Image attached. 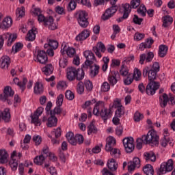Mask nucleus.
Returning a JSON list of instances; mask_svg holds the SVG:
<instances>
[{
	"label": "nucleus",
	"mask_w": 175,
	"mask_h": 175,
	"mask_svg": "<svg viewBox=\"0 0 175 175\" xmlns=\"http://www.w3.org/2000/svg\"><path fill=\"white\" fill-rule=\"evenodd\" d=\"M160 70L159 63L154 62L151 66H145L143 69L142 75L144 77H147L148 83L146 86V92L147 95H154L157 90H159V82L155 81L157 80V75Z\"/></svg>",
	"instance_id": "nucleus-1"
},
{
	"label": "nucleus",
	"mask_w": 175,
	"mask_h": 175,
	"mask_svg": "<svg viewBox=\"0 0 175 175\" xmlns=\"http://www.w3.org/2000/svg\"><path fill=\"white\" fill-rule=\"evenodd\" d=\"M136 148L142 150L143 143L144 144H152V146H157L159 144V136L157 134L155 130H150L146 135H142V138L137 139Z\"/></svg>",
	"instance_id": "nucleus-2"
},
{
	"label": "nucleus",
	"mask_w": 175,
	"mask_h": 175,
	"mask_svg": "<svg viewBox=\"0 0 175 175\" xmlns=\"http://www.w3.org/2000/svg\"><path fill=\"white\" fill-rule=\"evenodd\" d=\"M93 114L100 116L104 122H106L111 117V109L105 107V102L98 101L93 109Z\"/></svg>",
	"instance_id": "nucleus-3"
},
{
	"label": "nucleus",
	"mask_w": 175,
	"mask_h": 175,
	"mask_svg": "<svg viewBox=\"0 0 175 175\" xmlns=\"http://www.w3.org/2000/svg\"><path fill=\"white\" fill-rule=\"evenodd\" d=\"M107 2H110L111 6L107 9L105 13L102 15L101 18L103 21H106V20H109L111 17H113L116 13H117V10H118V6L116 5L117 3V1L118 0H106Z\"/></svg>",
	"instance_id": "nucleus-4"
},
{
	"label": "nucleus",
	"mask_w": 175,
	"mask_h": 175,
	"mask_svg": "<svg viewBox=\"0 0 175 175\" xmlns=\"http://www.w3.org/2000/svg\"><path fill=\"white\" fill-rule=\"evenodd\" d=\"M76 17L78 24L81 28H87V27L90 25V22H88V14L85 11H79L76 14Z\"/></svg>",
	"instance_id": "nucleus-5"
},
{
	"label": "nucleus",
	"mask_w": 175,
	"mask_h": 175,
	"mask_svg": "<svg viewBox=\"0 0 175 175\" xmlns=\"http://www.w3.org/2000/svg\"><path fill=\"white\" fill-rule=\"evenodd\" d=\"M17 39V34L10 33H4L0 36V50L3 47V42L5 40H7V46H12V43Z\"/></svg>",
	"instance_id": "nucleus-6"
},
{
	"label": "nucleus",
	"mask_w": 175,
	"mask_h": 175,
	"mask_svg": "<svg viewBox=\"0 0 175 175\" xmlns=\"http://www.w3.org/2000/svg\"><path fill=\"white\" fill-rule=\"evenodd\" d=\"M173 170V160L169 159L167 162L161 163L160 168L157 170V175L166 174L167 172Z\"/></svg>",
	"instance_id": "nucleus-7"
},
{
	"label": "nucleus",
	"mask_w": 175,
	"mask_h": 175,
	"mask_svg": "<svg viewBox=\"0 0 175 175\" xmlns=\"http://www.w3.org/2000/svg\"><path fill=\"white\" fill-rule=\"evenodd\" d=\"M3 94H0V100L3 102H8V105H12V101L9 98H13V95H14V92L12 90L10 86H6L3 90Z\"/></svg>",
	"instance_id": "nucleus-8"
},
{
	"label": "nucleus",
	"mask_w": 175,
	"mask_h": 175,
	"mask_svg": "<svg viewBox=\"0 0 175 175\" xmlns=\"http://www.w3.org/2000/svg\"><path fill=\"white\" fill-rule=\"evenodd\" d=\"M84 57L86 58V61L83 64L85 69H88L89 66H91L94 64V61L96 60L95 55L91 51H85L83 53Z\"/></svg>",
	"instance_id": "nucleus-9"
},
{
	"label": "nucleus",
	"mask_w": 175,
	"mask_h": 175,
	"mask_svg": "<svg viewBox=\"0 0 175 175\" xmlns=\"http://www.w3.org/2000/svg\"><path fill=\"white\" fill-rule=\"evenodd\" d=\"M123 145L125 148L126 152L131 154L135 150V144L133 141V137H126L123 139Z\"/></svg>",
	"instance_id": "nucleus-10"
},
{
	"label": "nucleus",
	"mask_w": 175,
	"mask_h": 175,
	"mask_svg": "<svg viewBox=\"0 0 175 175\" xmlns=\"http://www.w3.org/2000/svg\"><path fill=\"white\" fill-rule=\"evenodd\" d=\"M154 59V53L148 52V53H142L139 55V63L140 65H144V62H151Z\"/></svg>",
	"instance_id": "nucleus-11"
},
{
	"label": "nucleus",
	"mask_w": 175,
	"mask_h": 175,
	"mask_svg": "<svg viewBox=\"0 0 175 175\" xmlns=\"http://www.w3.org/2000/svg\"><path fill=\"white\" fill-rule=\"evenodd\" d=\"M99 50L101 51V53H105V51H106V46L102 42H98L97 44V46L93 47V51L95 53L96 55L98 58H102V54H100Z\"/></svg>",
	"instance_id": "nucleus-12"
},
{
	"label": "nucleus",
	"mask_w": 175,
	"mask_h": 175,
	"mask_svg": "<svg viewBox=\"0 0 175 175\" xmlns=\"http://www.w3.org/2000/svg\"><path fill=\"white\" fill-rule=\"evenodd\" d=\"M37 61L40 64H46L49 61L47 53L44 51H38L36 56Z\"/></svg>",
	"instance_id": "nucleus-13"
},
{
	"label": "nucleus",
	"mask_w": 175,
	"mask_h": 175,
	"mask_svg": "<svg viewBox=\"0 0 175 175\" xmlns=\"http://www.w3.org/2000/svg\"><path fill=\"white\" fill-rule=\"evenodd\" d=\"M118 76H120V74L118 73V71H112L109 76L108 77V81L112 87H114V85L117 84L118 81L117 77H118Z\"/></svg>",
	"instance_id": "nucleus-14"
},
{
	"label": "nucleus",
	"mask_w": 175,
	"mask_h": 175,
	"mask_svg": "<svg viewBox=\"0 0 175 175\" xmlns=\"http://www.w3.org/2000/svg\"><path fill=\"white\" fill-rule=\"evenodd\" d=\"M13 24V21L10 17H5L3 20L0 23V29H8L12 27Z\"/></svg>",
	"instance_id": "nucleus-15"
},
{
	"label": "nucleus",
	"mask_w": 175,
	"mask_h": 175,
	"mask_svg": "<svg viewBox=\"0 0 175 175\" xmlns=\"http://www.w3.org/2000/svg\"><path fill=\"white\" fill-rule=\"evenodd\" d=\"M135 167L137 169L140 167V159L139 157H135L133 161L129 162L128 164L129 172H133Z\"/></svg>",
	"instance_id": "nucleus-16"
},
{
	"label": "nucleus",
	"mask_w": 175,
	"mask_h": 175,
	"mask_svg": "<svg viewBox=\"0 0 175 175\" xmlns=\"http://www.w3.org/2000/svg\"><path fill=\"white\" fill-rule=\"evenodd\" d=\"M10 65V57H9V56L8 55L1 57V58L0 59V68H1V69H5V70H8Z\"/></svg>",
	"instance_id": "nucleus-17"
},
{
	"label": "nucleus",
	"mask_w": 175,
	"mask_h": 175,
	"mask_svg": "<svg viewBox=\"0 0 175 175\" xmlns=\"http://www.w3.org/2000/svg\"><path fill=\"white\" fill-rule=\"evenodd\" d=\"M77 72V69L75 67H69L67 68V79L70 81H73L76 80V74Z\"/></svg>",
	"instance_id": "nucleus-18"
},
{
	"label": "nucleus",
	"mask_w": 175,
	"mask_h": 175,
	"mask_svg": "<svg viewBox=\"0 0 175 175\" xmlns=\"http://www.w3.org/2000/svg\"><path fill=\"white\" fill-rule=\"evenodd\" d=\"M154 43L152 38H149L146 40V42H142L139 46V50L144 51V49H151V46Z\"/></svg>",
	"instance_id": "nucleus-19"
},
{
	"label": "nucleus",
	"mask_w": 175,
	"mask_h": 175,
	"mask_svg": "<svg viewBox=\"0 0 175 175\" xmlns=\"http://www.w3.org/2000/svg\"><path fill=\"white\" fill-rule=\"evenodd\" d=\"M116 139L113 137H109L107 139V144L105 145V150L106 151H111L114 146H116Z\"/></svg>",
	"instance_id": "nucleus-20"
},
{
	"label": "nucleus",
	"mask_w": 175,
	"mask_h": 175,
	"mask_svg": "<svg viewBox=\"0 0 175 175\" xmlns=\"http://www.w3.org/2000/svg\"><path fill=\"white\" fill-rule=\"evenodd\" d=\"M36 33H38L36 28L33 27L28 31L26 37V40H27L28 42H33V40L36 39Z\"/></svg>",
	"instance_id": "nucleus-21"
},
{
	"label": "nucleus",
	"mask_w": 175,
	"mask_h": 175,
	"mask_svg": "<svg viewBox=\"0 0 175 175\" xmlns=\"http://www.w3.org/2000/svg\"><path fill=\"white\" fill-rule=\"evenodd\" d=\"M66 53L67 55L70 57V58H72V57H75V54H76V49L75 48L72 47H66V45H65L63 49L61 50L62 54H64V53Z\"/></svg>",
	"instance_id": "nucleus-22"
},
{
	"label": "nucleus",
	"mask_w": 175,
	"mask_h": 175,
	"mask_svg": "<svg viewBox=\"0 0 175 175\" xmlns=\"http://www.w3.org/2000/svg\"><path fill=\"white\" fill-rule=\"evenodd\" d=\"M167 102H169V96L166 93L159 96V103L161 107L165 109L167 106Z\"/></svg>",
	"instance_id": "nucleus-23"
},
{
	"label": "nucleus",
	"mask_w": 175,
	"mask_h": 175,
	"mask_svg": "<svg viewBox=\"0 0 175 175\" xmlns=\"http://www.w3.org/2000/svg\"><path fill=\"white\" fill-rule=\"evenodd\" d=\"M90 37V30L84 29L81 31L78 36L76 37V40L78 42H81L83 40H85L88 38Z\"/></svg>",
	"instance_id": "nucleus-24"
},
{
	"label": "nucleus",
	"mask_w": 175,
	"mask_h": 175,
	"mask_svg": "<svg viewBox=\"0 0 175 175\" xmlns=\"http://www.w3.org/2000/svg\"><path fill=\"white\" fill-rule=\"evenodd\" d=\"M99 69H100V67L97 64H94V66H90L89 76L92 79H94V77H96V76L99 75Z\"/></svg>",
	"instance_id": "nucleus-25"
},
{
	"label": "nucleus",
	"mask_w": 175,
	"mask_h": 175,
	"mask_svg": "<svg viewBox=\"0 0 175 175\" xmlns=\"http://www.w3.org/2000/svg\"><path fill=\"white\" fill-rule=\"evenodd\" d=\"M0 117L5 122H9L10 121V109L9 108H5L3 111L0 112Z\"/></svg>",
	"instance_id": "nucleus-26"
},
{
	"label": "nucleus",
	"mask_w": 175,
	"mask_h": 175,
	"mask_svg": "<svg viewBox=\"0 0 175 175\" xmlns=\"http://www.w3.org/2000/svg\"><path fill=\"white\" fill-rule=\"evenodd\" d=\"M14 83L20 87L22 92H24L25 90V85L28 83V79H27V78H23V81H18V78H14Z\"/></svg>",
	"instance_id": "nucleus-27"
},
{
	"label": "nucleus",
	"mask_w": 175,
	"mask_h": 175,
	"mask_svg": "<svg viewBox=\"0 0 175 175\" xmlns=\"http://www.w3.org/2000/svg\"><path fill=\"white\" fill-rule=\"evenodd\" d=\"M173 23V18L169 15L164 16L163 17V25L162 27L167 28L172 25Z\"/></svg>",
	"instance_id": "nucleus-28"
},
{
	"label": "nucleus",
	"mask_w": 175,
	"mask_h": 175,
	"mask_svg": "<svg viewBox=\"0 0 175 175\" xmlns=\"http://www.w3.org/2000/svg\"><path fill=\"white\" fill-rule=\"evenodd\" d=\"M42 70L45 76H50V75H53V72H54V67L51 64H46L42 68Z\"/></svg>",
	"instance_id": "nucleus-29"
},
{
	"label": "nucleus",
	"mask_w": 175,
	"mask_h": 175,
	"mask_svg": "<svg viewBox=\"0 0 175 175\" xmlns=\"http://www.w3.org/2000/svg\"><path fill=\"white\" fill-rule=\"evenodd\" d=\"M44 92V88H43V84L36 82L34 85V94L36 95H42Z\"/></svg>",
	"instance_id": "nucleus-30"
},
{
	"label": "nucleus",
	"mask_w": 175,
	"mask_h": 175,
	"mask_svg": "<svg viewBox=\"0 0 175 175\" xmlns=\"http://www.w3.org/2000/svg\"><path fill=\"white\" fill-rule=\"evenodd\" d=\"M57 122H58L57 117L53 115H50V117L48 118L46 125L49 128H53V126H57Z\"/></svg>",
	"instance_id": "nucleus-31"
},
{
	"label": "nucleus",
	"mask_w": 175,
	"mask_h": 175,
	"mask_svg": "<svg viewBox=\"0 0 175 175\" xmlns=\"http://www.w3.org/2000/svg\"><path fill=\"white\" fill-rule=\"evenodd\" d=\"M8 158H9V154H8L6 150H0V163H7Z\"/></svg>",
	"instance_id": "nucleus-32"
},
{
	"label": "nucleus",
	"mask_w": 175,
	"mask_h": 175,
	"mask_svg": "<svg viewBox=\"0 0 175 175\" xmlns=\"http://www.w3.org/2000/svg\"><path fill=\"white\" fill-rule=\"evenodd\" d=\"M87 68H84V66L83 65L81 68L77 69V74H76V80H78V81H81L83 79H84L85 73L84 71Z\"/></svg>",
	"instance_id": "nucleus-33"
},
{
	"label": "nucleus",
	"mask_w": 175,
	"mask_h": 175,
	"mask_svg": "<svg viewBox=\"0 0 175 175\" xmlns=\"http://www.w3.org/2000/svg\"><path fill=\"white\" fill-rule=\"evenodd\" d=\"M66 137L70 143V144H72V146H76L77 142H76V137H75V134H73L72 132H68L66 135Z\"/></svg>",
	"instance_id": "nucleus-34"
},
{
	"label": "nucleus",
	"mask_w": 175,
	"mask_h": 175,
	"mask_svg": "<svg viewBox=\"0 0 175 175\" xmlns=\"http://www.w3.org/2000/svg\"><path fill=\"white\" fill-rule=\"evenodd\" d=\"M107 166L111 172H116V170H117L118 168V163H117V161H116L114 159H111L107 162Z\"/></svg>",
	"instance_id": "nucleus-35"
},
{
	"label": "nucleus",
	"mask_w": 175,
	"mask_h": 175,
	"mask_svg": "<svg viewBox=\"0 0 175 175\" xmlns=\"http://www.w3.org/2000/svg\"><path fill=\"white\" fill-rule=\"evenodd\" d=\"M167 46L165 45V44H161L159 46V57H160L161 58H163L166 54H167Z\"/></svg>",
	"instance_id": "nucleus-36"
},
{
	"label": "nucleus",
	"mask_w": 175,
	"mask_h": 175,
	"mask_svg": "<svg viewBox=\"0 0 175 175\" xmlns=\"http://www.w3.org/2000/svg\"><path fill=\"white\" fill-rule=\"evenodd\" d=\"M146 161H151V162H155L157 161V156L153 152H146L144 154Z\"/></svg>",
	"instance_id": "nucleus-37"
},
{
	"label": "nucleus",
	"mask_w": 175,
	"mask_h": 175,
	"mask_svg": "<svg viewBox=\"0 0 175 175\" xmlns=\"http://www.w3.org/2000/svg\"><path fill=\"white\" fill-rule=\"evenodd\" d=\"M144 173L146 175H154V168L151 164H147L143 169Z\"/></svg>",
	"instance_id": "nucleus-38"
},
{
	"label": "nucleus",
	"mask_w": 175,
	"mask_h": 175,
	"mask_svg": "<svg viewBox=\"0 0 175 175\" xmlns=\"http://www.w3.org/2000/svg\"><path fill=\"white\" fill-rule=\"evenodd\" d=\"M120 75L123 76V77H128V76H132L131 73H129V70L125 67V64L121 66V69L120 70Z\"/></svg>",
	"instance_id": "nucleus-39"
},
{
	"label": "nucleus",
	"mask_w": 175,
	"mask_h": 175,
	"mask_svg": "<svg viewBox=\"0 0 175 175\" xmlns=\"http://www.w3.org/2000/svg\"><path fill=\"white\" fill-rule=\"evenodd\" d=\"M45 159L44 155L40 154V156H37L34 158L33 162L36 163V165L41 166V165L44 162Z\"/></svg>",
	"instance_id": "nucleus-40"
},
{
	"label": "nucleus",
	"mask_w": 175,
	"mask_h": 175,
	"mask_svg": "<svg viewBox=\"0 0 175 175\" xmlns=\"http://www.w3.org/2000/svg\"><path fill=\"white\" fill-rule=\"evenodd\" d=\"M88 135H92V133H98V129L96 126H95V124H94V122H91L90 125L88 127Z\"/></svg>",
	"instance_id": "nucleus-41"
},
{
	"label": "nucleus",
	"mask_w": 175,
	"mask_h": 175,
	"mask_svg": "<svg viewBox=\"0 0 175 175\" xmlns=\"http://www.w3.org/2000/svg\"><path fill=\"white\" fill-rule=\"evenodd\" d=\"M138 14H140L142 17H146V13H147V8L144 4H142L137 10Z\"/></svg>",
	"instance_id": "nucleus-42"
},
{
	"label": "nucleus",
	"mask_w": 175,
	"mask_h": 175,
	"mask_svg": "<svg viewBox=\"0 0 175 175\" xmlns=\"http://www.w3.org/2000/svg\"><path fill=\"white\" fill-rule=\"evenodd\" d=\"M24 47V44L21 42H16L14 46H12V53L16 54V53H18L21 50H23Z\"/></svg>",
	"instance_id": "nucleus-43"
},
{
	"label": "nucleus",
	"mask_w": 175,
	"mask_h": 175,
	"mask_svg": "<svg viewBox=\"0 0 175 175\" xmlns=\"http://www.w3.org/2000/svg\"><path fill=\"white\" fill-rule=\"evenodd\" d=\"M9 165L10 166L12 170H17L18 161H17L16 159H11L9 161Z\"/></svg>",
	"instance_id": "nucleus-44"
},
{
	"label": "nucleus",
	"mask_w": 175,
	"mask_h": 175,
	"mask_svg": "<svg viewBox=\"0 0 175 175\" xmlns=\"http://www.w3.org/2000/svg\"><path fill=\"white\" fill-rule=\"evenodd\" d=\"M77 92L79 95L84 94V83L82 81H79L77 85Z\"/></svg>",
	"instance_id": "nucleus-45"
},
{
	"label": "nucleus",
	"mask_w": 175,
	"mask_h": 175,
	"mask_svg": "<svg viewBox=\"0 0 175 175\" xmlns=\"http://www.w3.org/2000/svg\"><path fill=\"white\" fill-rule=\"evenodd\" d=\"M62 113V109L61 106L57 105L53 110L50 111V116H55V114L59 115Z\"/></svg>",
	"instance_id": "nucleus-46"
},
{
	"label": "nucleus",
	"mask_w": 175,
	"mask_h": 175,
	"mask_svg": "<svg viewBox=\"0 0 175 175\" xmlns=\"http://www.w3.org/2000/svg\"><path fill=\"white\" fill-rule=\"evenodd\" d=\"M124 114H125V107H124V106L119 107L118 108H117L115 112V116H116V117H121Z\"/></svg>",
	"instance_id": "nucleus-47"
},
{
	"label": "nucleus",
	"mask_w": 175,
	"mask_h": 175,
	"mask_svg": "<svg viewBox=\"0 0 175 175\" xmlns=\"http://www.w3.org/2000/svg\"><path fill=\"white\" fill-rule=\"evenodd\" d=\"M133 77L134 80L139 81V80H140V77H142V72L140 70L135 68Z\"/></svg>",
	"instance_id": "nucleus-48"
},
{
	"label": "nucleus",
	"mask_w": 175,
	"mask_h": 175,
	"mask_svg": "<svg viewBox=\"0 0 175 175\" xmlns=\"http://www.w3.org/2000/svg\"><path fill=\"white\" fill-rule=\"evenodd\" d=\"M31 122L33 124H36V125H40V120H39V117H40L39 115L36 113L35 112L33 113V115L31 116Z\"/></svg>",
	"instance_id": "nucleus-49"
},
{
	"label": "nucleus",
	"mask_w": 175,
	"mask_h": 175,
	"mask_svg": "<svg viewBox=\"0 0 175 175\" xmlns=\"http://www.w3.org/2000/svg\"><path fill=\"white\" fill-rule=\"evenodd\" d=\"M49 47L53 49V50H57L58 49V41L56 40L49 39Z\"/></svg>",
	"instance_id": "nucleus-50"
},
{
	"label": "nucleus",
	"mask_w": 175,
	"mask_h": 175,
	"mask_svg": "<svg viewBox=\"0 0 175 175\" xmlns=\"http://www.w3.org/2000/svg\"><path fill=\"white\" fill-rule=\"evenodd\" d=\"M76 6H77V3L75 0H71L68 5V12H72V10H75L76 9Z\"/></svg>",
	"instance_id": "nucleus-51"
},
{
	"label": "nucleus",
	"mask_w": 175,
	"mask_h": 175,
	"mask_svg": "<svg viewBox=\"0 0 175 175\" xmlns=\"http://www.w3.org/2000/svg\"><path fill=\"white\" fill-rule=\"evenodd\" d=\"M144 118V116L143 114L140 113L139 111H136L134 114V121L135 122H139L141 120H143Z\"/></svg>",
	"instance_id": "nucleus-52"
},
{
	"label": "nucleus",
	"mask_w": 175,
	"mask_h": 175,
	"mask_svg": "<svg viewBox=\"0 0 175 175\" xmlns=\"http://www.w3.org/2000/svg\"><path fill=\"white\" fill-rule=\"evenodd\" d=\"M65 96L68 100H73L75 99V94L70 90L66 91Z\"/></svg>",
	"instance_id": "nucleus-53"
},
{
	"label": "nucleus",
	"mask_w": 175,
	"mask_h": 175,
	"mask_svg": "<svg viewBox=\"0 0 175 175\" xmlns=\"http://www.w3.org/2000/svg\"><path fill=\"white\" fill-rule=\"evenodd\" d=\"M101 91L103 92H109L110 91V84L107 82H104L101 85Z\"/></svg>",
	"instance_id": "nucleus-54"
},
{
	"label": "nucleus",
	"mask_w": 175,
	"mask_h": 175,
	"mask_svg": "<svg viewBox=\"0 0 175 175\" xmlns=\"http://www.w3.org/2000/svg\"><path fill=\"white\" fill-rule=\"evenodd\" d=\"M54 23V18H53V16H49V18H46L45 19V21L44 22V27H46V28H49L50 25Z\"/></svg>",
	"instance_id": "nucleus-55"
},
{
	"label": "nucleus",
	"mask_w": 175,
	"mask_h": 175,
	"mask_svg": "<svg viewBox=\"0 0 175 175\" xmlns=\"http://www.w3.org/2000/svg\"><path fill=\"white\" fill-rule=\"evenodd\" d=\"M16 17H23L25 15V10L24 7L22 8H17L16 12Z\"/></svg>",
	"instance_id": "nucleus-56"
},
{
	"label": "nucleus",
	"mask_w": 175,
	"mask_h": 175,
	"mask_svg": "<svg viewBox=\"0 0 175 175\" xmlns=\"http://www.w3.org/2000/svg\"><path fill=\"white\" fill-rule=\"evenodd\" d=\"M133 23L137 25H142V23H143V18H139L137 15H134V17L133 18Z\"/></svg>",
	"instance_id": "nucleus-57"
},
{
	"label": "nucleus",
	"mask_w": 175,
	"mask_h": 175,
	"mask_svg": "<svg viewBox=\"0 0 175 175\" xmlns=\"http://www.w3.org/2000/svg\"><path fill=\"white\" fill-rule=\"evenodd\" d=\"M75 140L77 144H83V143H84V137L81 134H76Z\"/></svg>",
	"instance_id": "nucleus-58"
},
{
	"label": "nucleus",
	"mask_w": 175,
	"mask_h": 175,
	"mask_svg": "<svg viewBox=\"0 0 175 175\" xmlns=\"http://www.w3.org/2000/svg\"><path fill=\"white\" fill-rule=\"evenodd\" d=\"M122 8L124 9V13H126L127 14V17H129V13H131V9H132L131 5L126 3L122 5Z\"/></svg>",
	"instance_id": "nucleus-59"
},
{
	"label": "nucleus",
	"mask_w": 175,
	"mask_h": 175,
	"mask_svg": "<svg viewBox=\"0 0 175 175\" xmlns=\"http://www.w3.org/2000/svg\"><path fill=\"white\" fill-rule=\"evenodd\" d=\"M169 142L170 139L169 137H167V135H164L163 138L160 141V144L162 147H166Z\"/></svg>",
	"instance_id": "nucleus-60"
},
{
	"label": "nucleus",
	"mask_w": 175,
	"mask_h": 175,
	"mask_svg": "<svg viewBox=\"0 0 175 175\" xmlns=\"http://www.w3.org/2000/svg\"><path fill=\"white\" fill-rule=\"evenodd\" d=\"M52 135L55 134V139H58L61 137V133H62V131H61V127H58L55 131L51 132Z\"/></svg>",
	"instance_id": "nucleus-61"
},
{
	"label": "nucleus",
	"mask_w": 175,
	"mask_h": 175,
	"mask_svg": "<svg viewBox=\"0 0 175 175\" xmlns=\"http://www.w3.org/2000/svg\"><path fill=\"white\" fill-rule=\"evenodd\" d=\"M92 103H96V100L95 98L92 99V100L86 101L83 105L82 109H87V107H90Z\"/></svg>",
	"instance_id": "nucleus-62"
},
{
	"label": "nucleus",
	"mask_w": 175,
	"mask_h": 175,
	"mask_svg": "<svg viewBox=\"0 0 175 175\" xmlns=\"http://www.w3.org/2000/svg\"><path fill=\"white\" fill-rule=\"evenodd\" d=\"M33 142H35L36 146H39L42 143V137L40 135H34L33 137Z\"/></svg>",
	"instance_id": "nucleus-63"
},
{
	"label": "nucleus",
	"mask_w": 175,
	"mask_h": 175,
	"mask_svg": "<svg viewBox=\"0 0 175 175\" xmlns=\"http://www.w3.org/2000/svg\"><path fill=\"white\" fill-rule=\"evenodd\" d=\"M145 34L142 33H135L134 35V39L135 40H137L139 42V40H142V39H144Z\"/></svg>",
	"instance_id": "nucleus-64"
}]
</instances>
